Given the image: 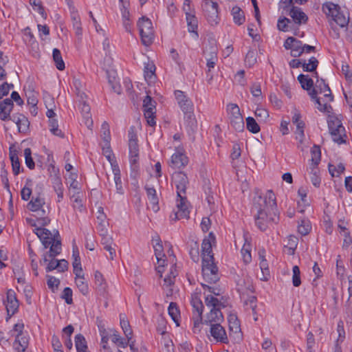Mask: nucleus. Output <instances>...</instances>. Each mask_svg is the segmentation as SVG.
<instances>
[{"label": "nucleus", "mask_w": 352, "mask_h": 352, "mask_svg": "<svg viewBox=\"0 0 352 352\" xmlns=\"http://www.w3.org/2000/svg\"><path fill=\"white\" fill-rule=\"evenodd\" d=\"M175 96L181 110L189 119L194 116V105L192 100L180 90L175 91Z\"/></svg>", "instance_id": "9d476101"}, {"label": "nucleus", "mask_w": 352, "mask_h": 352, "mask_svg": "<svg viewBox=\"0 0 352 352\" xmlns=\"http://www.w3.org/2000/svg\"><path fill=\"white\" fill-rule=\"evenodd\" d=\"M10 159L12 163V173L14 175H18L21 171V164L16 150L10 151Z\"/></svg>", "instance_id": "2f4dec72"}, {"label": "nucleus", "mask_w": 352, "mask_h": 352, "mask_svg": "<svg viewBox=\"0 0 352 352\" xmlns=\"http://www.w3.org/2000/svg\"><path fill=\"white\" fill-rule=\"evenodd\" d=\"M102 134L101 136L103 139L104 143L108 144L111 141V135L109 130V125L107 122H104L102 124Z\"/></svg>", "instance_id": "13d9d810"}, {"label": "nucleus", "mask_w": 352, "mask_h": 352, "mask_svg": "<svg viewBox=\"0 0 352 352\" xmlns=\"http://www.w3.org/2000/svg\"><path fill=\"white\" fill-rule=\"evenodd\" d=\"M202 276L205 282L209 284L216 283L219 280V270L214 260L203 261Z\"/></svg>", "instance_id": "1a4fd4ad"}, {"label": "nucleus", "mask_w": 352, "mask_h": 352, "mask_svg": "<svg viewBox=\"0 0 352 352\" xmlns=\"http://www.w3.org/2000/svg\"><path fill=\"white\" fill-rule=\"evenodd\" d=\"M319 62L318 59L312 56L309 59V63H306L305 60H303L302 67V70L306 72H316V70L318 66Z\"/></svg>", "instance_id": "72a5a7b5"}, {"label": "nucleus", "mask_w": 352, "mask_h": 352, "mask_svg": "<svg viewBox=\"0 0 352 352\" xmlns=\"http://www.w3.org/2000/svg\"><path fill=\"white\" fill-rule=\"evenodd\" d=\"M344 170V166L341 163H340L337 166L333 164H329V171L333 177L339 176Z\"/></svg>", "instance_id": "680f3d73"}, {"label": "nucleus", "mask_w": 352, "mask_h": 352, "mask_svg": "<svg viewBox=\"0 0 352 352\" xmlns=\"http://www.w3.org/2000/svg\"><path fill=\"white\" fill-rule=\"evenodd\" d=\"M152 241L154 243L153 248L157 263L156 271L160 274V276L162 277V273L164 272V264L166 262V260L164 259L166 255L164 253V248L160 236H156L155 238L153 237Z\"/></svg>", "instance_id": "f8f14e48"}, {"label": "nucleus", "mask_w": 352, "mask_h": 352, "mask_svg": "<svg viewBox=\"0 0 352 352\" xmlns=\"http://www.w3.org/2000/svg\"><path fill=\"white\" fill-rule=\"evenodd\" d=\"M292 283L294 287H299L301 284L300 272L297 265H294L292 268Z\"/></svg>", "instance_id": "e2e57ef3"}, {"label": "nucleus", "mask_w": 352, "mask_h": 352, "mask_svg": "<svg viewBox=\"0 0 352 352\" xmlns=\"http://www.w3.org/2000/svg\"><path fill=\"white\" fill-rule=\"evenodd\" d=\"M94 276H95V284H96L97 288L98 289V290L102 292H105L107 285V283H106L102 274L100 272L96 271L95 272Z\"/></svg>", "instance_id": "c03bdc74"}, {"label": "nucleus", "mask_w": 352, "mask_h": 352, "mask_svg": "<svg viewBox=\"0 0 352 352\" xmlns=\"http://www.w3.org/2000/svg\"><path fill=\"white\" fill-rule=\"evenodd\" d=\"M120 326L126 338H130L132 336L133 331L129 324V322L124 317L120 316Z\"/></svg>", "instance_id": "6e6d98bb"}, {"label": "nucleus", "mask_w": 352, "mask_h": 352, "mask_svg": "<svg viewBox=\"0 0 352 352\" xmlns=\"http://www.w3.org/2000/svg\"><path fill=\"white\" fill-rule=\"evenodd\" d=\"M236 283V290L241 295H244L248 292H253L254 287L252 279L247 275L236 274L234 277Z\"/></svg>", "instance_id": "dca6fc26"}, {"label": "nucleus", "mask_w": 352, "mask_h": 352, "mask_svg": "<svg viewBox=\"0 0 352 352\" xmlns=\"http://www.w3.org/2000/svg\"><path fill=\"white\" fill-rule=\"evenodd\" d=\"M311 164L310 167L317 168V166L321 160V151L320 146L314 145L311 150Z\"/></svg>", "instance_id": "58836bf2"}, {"label": "nucleus", "mask_w": 352, "mask_h": 352, "mask_svg": "<svg viewBox=\"0 0 352 352\" xmlns=\"http://www.w3.org/2000/svg\"><path fill=\"white\" fill-rule=\"evenodd\" d=\"M297 79L302 88L305 90L309 91L314 86V80L308 75L301 74L298 76Z\"/></svg>", "instance_id": "a19ab883"}, {"label": "nucleus", "mask_w": 352, "mask_h": 352, "mask_svg": "<svg viewBox=\"0 0 352 352\" xmlns=\"http://www.w3.org/2000/svg\"><path fill=\"white\" fill-rule=\"evenodd\" d=\"M246 127L252 133H257L260 131L259 125L252 117H248L246 118Z\"/></svg>", "instance_id": "8fccbe9b"}, {"label": "nucleus", "mask_w": 352, "mask_h": 352, "mask_svg": "<svg viewBox=\"0 0 352 352\" xmlns=\"http://www.w3.org/2000/svg\"><path fill=\"white\" fill-rule=\"evenodd\" d=\"M186 18L188 24V31L190 32L195 33L196 36L198 37V34L197 32L198 25L197 19L196 16L193 14L187 12Z\"/></svg>", "instance_id": "c9c22d12"}, {"label": "nucleus", "mask_w": 352, "mask_h": 352, "mask_svg": "<svg viewBox=\"0 0 352 352\" xmlns=\"http://www.w3.org/2000/svg\"><path fill=\"white\" fill-rule=\"evenodd\" d=\"M76 284L79 291L84 295L86 296L89 293L88 284L85 281L83 274H80V276H76Z\"/></svg>", "instance_id": "49530a36"}, {"label": "nucleus", "mask_w": 352, "mask_h": 352, "mask_svg": "<svg viewBox=\"0 0 352 352\" xmlns=\"http://www.w3.org/2000/svg\"><path fill=\"white\" fill-rule=\"evenodd\" d=\"M292 120L293 124H294L296 126V130L295 133L304 131V129L305 128V124L304 121L302 120L301 114L296 109L294 110Z\"/></svg>", "instance_id": "4c0bfd02"}, {"label": "nucleus", "mask_w": 352, "mask_h": 352, "mask_svg": "<svg viewBox=\"0 0 352 352\" xmlns=\"http://www.w3.org/2000/svg\"><path fill=\"white\" fill-rule=\"evenodd\" d=\"M174 283H175V279H173L171 276H166L164 278L163 287H164V289H165V288L167 289V292H166L167 296H171L173 294V289L169 287L170 286H172L173 285H174Z\"/></svg>", "instance_id": "338daca9"}, {"label": "nucleus", "mask_w": 352, "mask_h": 352, "mask_svg": "<svg viewBox=\"0 0 352 352\" xmlns=\"http://www.w3.org/2000/svg\"><path fill=\"white\" fill-rule=\"evenodd\" d=\"M333 141L338 144L346 143L345 138H346V135L344 131H329Z\"/></svg>", "instance_id": "de8ad7c7"}, {"label": "nucleus", "mask_w": 352, "mask_h": 352, "mask_svg": "<svg viewBox=\"0 0 352 352\" xmlns=\"http://www.w3.org/2000/svg\"><path fill=\"white\" fill-rule=\"evenodd\" d=\"M29 2L35 11L38 12L42 16L46 17L47 14L41 0H29Z\"/></svg>", "instance_id": "052dcab7"}, {"label": "nucleus", "mask_w": 352, "mask_h": 352, "mask_svg": "<svg viewBox=\"0 0 352 352\" xmlns=\"http://www.w3.org/2000/svg\"><path fill=\"white\" fill-rule=\"evenodd\" d=\"M188 163L187 156L182 153L177 152L172 155L170 166L173 168L179 169L186 166Z\"/></svg>", "instance_id": "393cba45"}, {"label": "nucleus", "mask_w": 352, "mask_h": 352, "mask_svg": "<svg viewBox=\"0 0 352 352\" xmlns=\"http://www.w3.org/2000/svg\"><path fill=\"white\" fill-rule=\"evenodd\" d=\"M145 189L146 190V194L148 199L150 200L151 203L153 205V209L155 211H157L158 210V198L157 197L155 189L153 187H149L148 186H146Z\"/></svg>", "instance_id": "ea45409f"}, {"label": "nucleus", "mask_w": 352, "mask_h": 352, "mask_svg": "<svg viewBox=\"0 0 352 352\" xmlns=\"http://www.w3.org/2000/svg\"><path fill=\"white\" fill-rule=\"evenodd\" d=\"M155 105L156 102L150 96H146L143 100L144 115L149 126L155 125Z\"/></svg>", "instance_id": "4468645a"}, {"label": "nucleus", "mask_w": 352, "mask_h": 352, "mask_svg": "<svg viewBox=\"0 0 352 352\" xmlns=\"http://www.w3.org/2000/svg\"><path fill=\"white\" fill-rule=\"evenodd\" d=\"M205 303L208 307L210 308V311L206 314L205 319L202 320L201 323L208 325L221 323L223 320L221 309L226 307L225 305L211 294L205 297Z\"/></svg>", "instance_id": "20e7f679"}, {"label": "nucleus", "mask_w": 352, "mask_h": 352, "mask_svg": "<svg viewBox=\"0 0 352 352\" xmlns=\"http://www.w3.org/2000/svg\"><path fill=\"white\" fill-rule=\"evenodd\" d=\"M72 294V289L70 287H65L61 294V298L64 299L67 305H72L73 303Z\"/></svg>", "instance_id": "774afa93"}, {"label": "nucleus", "mask_w": 352, "mask_h": 352, "mask_svg": "<svg viewBox=\"0 0 352 352\" xmlns=\"http://www.w3.org/2000/svg\"><path fill=\"white\" fill-rule=\"evenodd\" d=\"M232 15L233 16L234 22L236 24L240 25L245 22V17L244 12L239 6H234L232 8Z\"/></svg>", "instance_id": "e433bc0d"}, {"label": "nucleus", "mask_w": 352, "mask_h": 352, "mask_svg": "<svg viewBox=\"0 0 352 352\" xmlns=\"http://www.w3.org/2000/svg\"><path fill=\"white\" fill-rule=\"evenodd\" d=\"M35 234L40 239L45 249L50 248L49 251L44 254L43 262L47 264L46 272L58 270V260L54 258L61 252V241L58 231L54 234L46 228H36Z\"/></svg>", "instance_id": "f03ea898"}, {"label": "nucleus", "mask_w": 352, "mask_h": 352, "mask_svg": "<svg viewBox=\"0 0 352 352\" xmlns=\"http://www.w3.org/2000/svg\"><path fill=\"white\" fill-rule=\"evenodd\" d=\"M52 56L56 68L60 71L64 70L65 66L61 56L60 51L57 48H54L53 50Z\"/></svg>", "instance_id": "37998d69"}, {"label": "nucleus", "mask_w": 352, "mask_h": 352, "mask_svg": "<svg viewBox=\"0 0 352 352\" xmlns=\"http://www.w3.org/2000/svg\"><path fill=\"white\" fill-rule=\"evenodd\" d=\"M328 127L329 131H344L342 122L336 117L330 118L328 120Z\"/></svg>", "instance_id": "a18cd8bd"}, {"label": "nucleus", "mask_w": 352, "mask_h": 352, "mask_svg": "<svg viewBox=\"0 0 352 352\" xmlns=\"http://www.w3.org/2000/svg\"><path fill=\"white\" fill-rule=\"evenodd\" d=\"M49 126L50 131L55 135L63 138V133L58 129V121L56 119H50L49 120Z\"/></svg>", "instance_id": "864d4df0"}, {"label": "nucleus", "mask_w": 352, "mask_h": 352, "mask_svg": "<svg viewBox=\"0 0 352 352\" xmlns=\"http://www.w3.org/2000/svg\"><path fill=\"white\" fill-rule=\"evenodd\" d=\"M255 116L257 119L259 120L260 122H265L267 119L269 118L268 111L263 108L257 107L254 111Z\"/></svg>", "instance_id": "69168bd1"}, {"label": "nucleus", "mask_w": 352, "mask_h": 352, "mask_svg": "<svg viewBox=\"0 0 352 352\" xmlns=\"http://www.w3.org/2000/svg\"><path fill=\"white\" fill-rule=\"evenodd\" d=\"M190 304L192 307L194 329H196L197 328H199V324L202 322L204 305L201 298L197 294L192 295ZM194 332H195V330H194Z\"/></svg>", "instance_id": "ddd939ff"}, {"label": "nucleus", "mask_w": 352, "mask_h": 352, "mask_svg": "<svg viewBox=\"0 0 352 352\" xmlns=\"http://www.w3.org/2000/svg\"><path fill=\"white\" fill-rule=\"evenodd\" d=\"M201 8L204 15L210 25H213L219 23V6L217 2L213 0H204Z\"/></svg>", "instance_id": "0eeeda50"}, {"label": "nucleus", "mask_w": 352, "mask_h": 352, "mask_svg": "<svg viewBox=\"0 0 352 352\" xmlns=\"http://www.w3.org/2000/svg\"><path fill=\"white\" fill-rule=\"evenodd\" d=\"M251 213L256 226L261 231L267 230L270 222L278 223L279 213L274 192L268 190L263 195L258 190H256L252 201Z\"/></svg>", "instance_id": "f257e3e1"}, {"label": "nucleus", "mask_w": 352, "mask_h": 352, "mask_svg": "<svg viewBox=\"0 0 352 352\" xmlns=\"http://www.w3.org/2000/svg\"><path fill=\"white\" fill-rule=\"evenodd\" d=\"M138 27L142 43L146 46L152 43L153 36V28L151 21L146 17H141L138 21Z\"/></svg>", "instance_id": "6e6552de"}, {"label": "nucleus", "mask_w": 352, "mask_h": 352, "mask_svg": "<svg viewBox=\"0 0 352 352\" xmlns=\"http://www.w3.org/2000/svg\"><path fill=\"white\" fill-rule=\"evenodd\" d=\"M129 150L131 166L133 169H135L139 160V146L137 135L132 128L129 131Z\"/></svg>", "instance_id": "9b49d317"}, {"label": "nucleus", "mask_w": 352, "mask_h": 352, "mask_svg": "<svg viewBox=\"0 0 352 352\" xmlns=\"http://www.w3.org/2000/svg\"><path fill=\"white\" fill-rule=\"evenodd\" d=\"M204 54L207 60L208 72H210L211 69L214 67L217 61V47L214 39L209 41L208 46L206 45L204 49Z\"/></svg>", "instance_id": "2eb2a0df"}, {"label": "nucleus", "mask_w": 352, "mask_h": 352, "mask_svg": "<svg viewBox=\"0 0 352 352\" xmlns=\"http://www.w3.org/2000/svg\"><path fill=\"white\" fill-rule=\"evenodd\" d=\"M6 307L9 317H12L18 311L19 302L14 291L12 289H8L7 292V304Z\"/></svg>", "instance_id": "4be33fe9"}, {"label": "nucleus", "mask_w": 352, "mask_h": 352, "mask_svg": "<svg viewBox=\"0 0 352 352\" xmlns=\"http://www.w3.org/2000/svg\"><path fill=\"white\" fill-rule=\"evenodd\" d=\"M228 324L230 332L239 333L241 332L239 321L234 314H230L228 316Z\"/></svg>", "instance_id": "79ce46f5"}, {"label": "nucleus", "mask_w": 352, "mask_h": 352, "mask_svg": "<svg viewBox=\"0 0 352 352\" xmlns=\"http://www.w3.org/2000/svg\"><path fill=\"white\" fill-rule=\"evenodd\" d=\"M48 170L54 173V175H50L53 188L58 197V201L60 202L63 199L64 187L62 183L60 177L58 175V169L54 165L50 164Z\"/></svg>", "instance_id": "f3484780"}, {"label": "nucleus", "mask_w": 352, "mask_h": 352, "mask_svg": "<svg viewBox=\"0 0 352 352\" xmlns=\"http://www.w3.org/2000/svg\"><path fill=\"white\" fill-rule=\"evenodd\" d=\"M311 230L310 221L307 218H303L298 221V232L302 236H306Z\"/></svg>", "instance_id": "f704fd0d"}, {"label": "nucleus", "mask_w": 352, "mask_h": 352, "mask_svg": "<svg viewBox=\"0 0 352 352\" xmlns=\"http://www.w3.org/2000/svg\"><path fill=\"white\" fill-rule=\"evenodd\" d=\"M45 199L40 195L33 196L28 204V209L36 213L38 223L41 226H45L50 223V219L47 217L48 212L45 209Z\"/></svg>", "instance_id": "39448f33"}, {"label": "nucleus", "mask_w": 352, "mask_h": 352, "mask_svg": "<svg viewBox=\"0 0 352 352\" xmlns=\"http://www.w3.org/2000/svg\"><path fill=\"white\" fill-rule=\"evenodd\" d=\"M231 126L236 131H241L244 128V122L242 116L230 118Z\"/></svg>", "instance_id": "603ef678"}, {"label": "nucleus", "mask_w": 352, "mask_h": 352, "mask_svg": "<svg viewBox=\"0 0 352 352\" xmlns=\"http://www.w3.org/2000/svg\"><path fill=\"white\" fill-rule=\"evenodd\" d=\"M172 184L176 188L177 210L174 213V217L171 216V218L175 220L188 219L190 211L188 207L186 189L189 180L186 174L182 171L175 172L172 175Z\"/></svg>", "instance_id": "7ed1b4c3"}, {"label": "nucleus", "mask_w": 352, "mask_h": 352, "mask_svg": "<svg viewBox=\"0 0 352 352\" xmlns=\"http://www.w3.org/2000/svg\"><path fill=\"white\" fill-rule=\"evenodd\" d=\"M13 107V102L9 98H6L0 102V119L2 121L12 120V117H11L10 113Z\"/></svg>", "instance_id": "5701e85b"}, {"label": "nucleus", "mask_w": 352, "mask_h": 352, "mask_svg": "<svg viewBox=\"0 0 352 352\" xmlns=\"http://www.w3.org/2000/svg\"><path fill=\"white\" fill-rule=\"evenodd\" d=\"M98 225L96 226V230L100 236L107 235L108 233L107 227L109 226L108 222L106 220V216L101 213L98 217Z\"/></svg>", "instance_id": "7c9ffc66"}, {"label": "nucleus", "mask_w": 352, "mask_h": 352, "mask_svg": "<svg viewBox=\"0 0 352 352\" xmlns=\"http://www.w3.org/2000/svg\"><path fill=\"white\" fill-rule=\"evenodd\" d=\"M256 63V52L254 50H249L245 58V63L249 67H252Z\"/></svg>", "instance_id": "5fc2aeb1"}, {"label": "nucleus", "mask_w": 352, "mask_h": 352, "mask_svg": "<svg viewBox=\"0 0 352 352\" xmlns=\"http://www.w3.org/2000/svg\"><path fill=\"white\" fill-rule=\"evenodd\" d=\"M314 76L317 78L316 82V88L318 90L320 94L325 93L327 91H329V87L325 83L323 79H319L317 72H314Z\"/></svg>", "instance_id": "4d7b16f0"}, {"label": "nucleus", "mask_w": 352, "mask_h": 352, "mask_svg": "<svg viewBox=\"0 0 352 352\" xmlns=\"http://www.w3.org/2000/svg\"><path fill=\"white\" fill-rule=\"evenodd\" d=\"M111 167L114 175V182L116 184V191L118 194L123 195L124 189L122 185L120 168L118 164H113V163H111Z\"/></svg>", "instance_id": "c85d7f7f"}, {"label": "nucleus", "mask_w": 352, "mask_h": 352, "mask_svg": "<svg viewBox=\"0 0 352 352\" xmlns=\"http://www.w3.org/2000/svg\"><path fill=\"white\" fill-rule=\"evenodd\" d=\"M24 156L26 166L31 170L34 169L35 164L32 157V150L30 148H26L24 150Z\"/></svg>", "instance_id": "bf43d9fd"}, {"label": "nucleus", "mask_w": 352, "mask_h": 352, "mask_svg": "<svg viewBox=\"0 0 352 352\" xmlns=\"http://www.w3.org/2000/svg\"><path fill=\"white\" fill-rule=\"evenodd\" d=\"M11 120L17 125L19 132L25 133L28 131L30 122L23 114L14 115Z\"/></svg>", "instance_id": "a878e982"}, {"label": "nucleus", "mask_w": 352, "mask_h": 352, "mask_svg": "<svg viewBox=\"0 0 352 352\" xmlns=\"http://www.w3.org/2000/svg\"><path fill=\"white\" fill-rule=\"evenodd\" d=\"M340 9L338 5L332 2H327L322 6V10L327 16L331 17L339 26L344 28L348 24L349 19L340 12Z\"/></svg>", "instance_id": "423d86ee"}, {"label": "nucleus", "mask_w": 352, "mask_h": 352, "mask_svg": "<svg viewBox=\"0 0 352 352\" xmlns=\"http://www.w3.org/2000/svg\"><path fill=\"white\" fill-rule=\"evenodd\" d=\"M215 240V236L212 232L209 233L208 237L203 240L201 243L202 250V261H212L214 260V256L212 250V241Z\"/></svg>", "instance_id": "aec40b11"}, {"label": "nucleus", "mask_w": 352, "mask_h": 352, "mask_svg": "<svg viewBox=\"0 0 352 352\" xmlns=\"http://www.w3.org/2000/svg\"><path fill=\"white\" fill-rule=\"evenodd\" d=\"M289 15L294 23L299 25L301 24H305L308 21V16L302 10V9L294 6H292L290 8Z\"/></svg>", "instance_id": "b1692460"}, {"label": "nucleus", "mask_w": 352, "mask_h": 352, "mask_svg": "<svg viewBox=\"0 0 352 352\" xmlns=\"http://www.w3.org/2000/svg\"><path fill=\"white\" fill-rule=\"evenodd\" d=\"M168 314L173 320L179 326V310L175 302H170L168 309Z\"/></svg>", "instance_id": "09e8293b"}, {"label": "nucleus", "mask_w": 352, "mask_h": 352, "mask_svg": "<svg viewBox=\"0 0 352 352\" xmlns=\"http://www.w3.org/2000/svg\"><path fill=\"white\" fill-rule=\"evenodd\" d=\"M210 332L213 338L218 342L228 344L229 340L225 329L221 325V323H214L210 325Z\"/></svg>", "instance_id": "412c9836"}, {"label": "nucleus", "mask_w": 352, "mask_h": 352, "mask_svg": "<svg viewBox=\"0 0 352 352\" xmlns=\"http://www.w3.org/2000/svg\"><path fill=\"white\" fill-rule=\"evenodd\" d=\"M73 268L74 273L76 276H80V274H82V270L81 267L80 258L79 255V252L78 248L76 246L73 247Z\"/></svg>", "instance_id": "cd10ccee"}, {"label": "nucleus", "mask_w": 352, "mask_h": 352, "mask_svg": "<svg viewBox=\"0 0 352 352\" xmlns=\"http://www.w3.org/2000/svg\"><path fill=\"white\" fill-rule=\"evenodd\" d=\"M307 91L311 98L313 100H314L316 103L318 105L317 108L319 111L322 112L329 111L328 108L331 107L328 105L327 102L324 104L321 103L320 98L317 97V95L319 93V91L316 87H312L309 91Z\"/></svg>", "instance_id": "c756f323"}, {"label": "nucleus", "mask_w": 352, "mask_h": 352, "mask_svg": "<svg viewBox=\"0 0 352 352\" xmlns=\"http://www.w3.org/2000/svg\"><path fill=\"white\" fill-rule=\"evenodd\" d=\"M70 17L72 22V27L75 31V34L79 41H81L82 36V28L80 15L74 6L69 7Z\"/></svg>", "instance_id": "6ab92c4d"}, {"label": "nucleus", "mask_w": 352, "mask_h": 352, "mask_svg": "<svg viewBox=\"0 0 352 352\" xmlns=\"http://www.w3.org/2000/svg\"><path fill=\"white\" fill-rule=\"evenodd\" d=\"M244 305L246 307V309H250L252 311V314L254 315L256 314V298L255 296H249L248 299L244 301Z\"/></svg>", "instance_id": "0e129e2a"}, {"label": "nucleus", "mask_w": 352, "mask_h": 352, "mask_svg": "<svg viewBox=\"0 0 352 352\" xmlns=\"http://www.w3.org/2000/svg\"><path fill=\"white\" fill-rule=\"evenodd\" d=\"M111 341L120 347L126 348L128 346L127 339L121 338L116 331L111 336Z\"/></svg>", "instance_id": "3c124183"}, {"label": "nucleus", "mask_w": 352, "mask_h": 352, "mask_svg": "<svg viewBox=\"0 0 352 352\" xmlns=\"http://www.w3.org/2000/svg\"><path fill=\"white\" fill-rule=\"evenodd\" d=\"M28 336L17 334L15 338V343H18L19 346L15 348L17 352H25L28 346Z\"/></svg>", "instance_id": "473e14b6"}, {"label": "nucleus", "mask_w": 352, "mask_h": 352, "mask_svg": "<svg viewBox=\"0 0 352 352\" xmlns=\"http://www.w3.org/2000/svg\"><path fill=\"white\" fill-rule=\"evenodd\" d=\"M302 42L295 37L289 36L284 42L283 46L286 50H290V55L294 58L302 55Z\"/></svg>", "instance_id": "a211bd4d"}, {"label": "nucleus", "mask_w": 352, "mask_h": 352, "mask_svg": "<svg viewBox=\"0 0 352 352\" xmlns=\"http://www.w3.org/2000/svg\"><path fill=\"white\" fill-rule=\"evenodd\" d=\"M79 109L84 119V122L88 128L93 125V120L90 113L91 108L86 101L79 103Z\"/></svg>", "instance_id": "bb28decb"}]
</instances>
